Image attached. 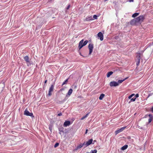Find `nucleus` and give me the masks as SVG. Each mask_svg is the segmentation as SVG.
<instances>
[{
	"instance_id": "obj_51",
	"label": "nucleus",
	"mask_w": 153,
	"mask_h": 153,
	"mask_svg": "<svg viewBox=\"0 0 153 153\" xmlns=\"http://www.w3.org/2000/svg\"><path fill=\"white\" fill-rule=\"evenodd\" d=\"M86 153H90L89 152H86Z\"/></svg>"
},
{
	"instance_id": "obj_30",
	"label": "nucleus",
	"mask_w": 153,
	"mask_h": 153,
	"mask_svg": "<svg viewBox=\"0 0 153 153\" xmlns=\"http://www.w3.org/2000/svg\"><path fill=\"white\" fill-rule=\"evenodd\" d=\"M86 142H84V143H83L82 144V146H85L84 147V148L87 147V146H86Z\"/></svg>"
},
{
	"instance_id": "obj_32",
	"label": "nucleus",
	"mask_w": 153,
	"mask_h": 153,
	"mask_svg": "<svg viewBox=\"0 0 153 153\" xmlns=\"http://www.w3.org/2000/svg\"><path fill=\"white\" fill-rule=\"evenodd\" d=\"M148 116L149 117V118H151V119H152V118H153V116H152V114H149V115H148Z\"/></svg>"
},
{
	"instance_id": "obj_33",
	"label": "nucleus",
	"mask_w": 153,
	"mask_h": 153,
	"mask_svg": "<svg viewBox=\"0 0 153 153\" xmlns=\"http://www.w3.org/2000/svg\"><path fill=\"white\" fill-rule=\"evenodd\" d=\"M139 94H137L135 95V98H136H136L138 97H139Z\"/></svg>"
},
{
	"instance_id": "obj_34",
	"label": "nucleus",
	"mask_w": 153,
	"mask_h": 153,
	"mask_svg": "<svg viewBox=\"0 0 153 153\" xmlns=\"http://www.w3.org/2000/svg\"><path fill=\"white\" fill-rule=\"evenodd\" d=\"M152 119H151V118H149V120H148V123H150L151 122V121L152 120Z\"/></svg>"
},
{
	"instance_id": "obj_18",
	"label": "nucleus",
	"mask_w": 153,
	"mask_h": 153,
	"mask_svg": "<svg viewBox=\"0 0 153 153\" xmlns=\"http://www.w3.org/2000/svg\"><path fill=\"white\" fill-rule=\"evenodd\" d=\"M113 74V72L112 71H110L108 72L107 75V77H109L110 76L112 75Z\"/></svg>"
},
{
	"instance_id": "obj_27",
	"label": "nucleus",
	"mask_w": 153,
	"mask_h": 153,
	"mask_svg": "<svg viewBox=\"0 0 153 153\" xmlns=\"http://www.w3.org/2000/svg\"><path fill=\"white\" fill-rule=\"evenodd\" d=\"M124 81V80H119L117 82L118 83V84H119V83H122Z\"/></svg>"
},
{
	"instance_id": "obj_4",
	"label": "nucleus",
	"mask_w": 153,
	"mask_h": 153,
	"mask_svg": "<svg viewBox=\"0 0 153 153\" xmlns=\"http://www.w3.org/2000/svg\"><path fill=\"white\" fill-rule=\"evenodd\" d=\"M54 83L52 84L51 85V87L49 88L48 93V96H50L51 95V92H52L53 91V90L54 89Z\"/></svg>"
},
{
	"instance_id": "obj_38",
	"label": "nucleus",
	"mask_w": 153,
	"mask_h": 153,
	"mask_svg": "<svg viewBox=\"0 0 153 153\" xmlns=\"http://www.w3.org/2000/svg\"><path fill=\"white\" fill-rule=\"evenodd\" d=\"M62 113L61 112H60L58 114V116H62Z\"/></svg>"
},
{
	"instance_id": "obj_17",
	"label": "nucleus",
	"mask_w": 153,
	"mask_h": 153,
	"mask_svg": "<svg viewBox=\"0 0 153 153\" xmlns=\"http://www.w3.org/2000/svg\"><path fill=\"white\" fill-rule=\"evenodd\" d=\"M88 41L87 40H86L84 42H83V45H82V46H81L80 47L81 48H82L85 45H86V44L88 43Z\"/></svg>"
},
{
	"instance_id": "obj_7",
	"label": "nucleus",
	"mask_w": 153,
	"mask_h": 153,
	"mask_svg": "<svg viewBox=\"0 0 153 153\" xmlns=\"http://www.w3.org/2000/svg\"><path fill=\"white\" fill-rule=\"evenodd\" d=\"M139 24H141L144 20V16L143 15H141L137 17Z\"/></svg>"
},
{
	"instance_id": "obj_52",
	"label": "nucleus",
	"mask_w": 153,
	"mask_h": 153,
	"mask_svg": "<svg viewBox=\"0 0 153 153\" xmlns=\"http://www.w3.org/2000/svg\"><path fill=\"white\" fill-rule=\"evenodd\" d=\"M152 44H153V42H152Z\"/></svg>"
},
{
	"instance_id": "obj_35",
	"label": "nucleus",
	"mask_w": 153,
	"mask_h": 153,
	"mask_svg": "<svg viewBox=\"0 0 153 153\" xmlns=\"http://www.w3.org/2000/svg\"><path fill=\"white\" fill-rule=\"evenodd\" d=\"M70 4H69L68 6L67 7H66V9L67 10H68L70 7Z\"/></svg>"
},
{
	"instance_id": "obj_41",
	"label": "nucleus",
	"mask_w": 153,
	"mask_h": 153,
	"mask_svg": "<svg viewBox=\"0 0 153 153\" xmlns=\"http://www.w3.org/2000/svg\"><path fill=\"white\" fill-rule=\"evenodd\" d=\"M128 2H134V0H129L128 1Z\"/></svg>"
},
{
	"instance_id": "obj_40",
	"label": "nucleus",
	"mask_w": 153,
	"mask_h": 153,
	"mask_svg": "<svg viewBox=\"0 0 153 153\" xmlns=\"http://www.w3.org/2000/svg\"><path fill=\"white\" fill-rule=\"evenodd\" d=\"M118 37H119L118 36H115L114 37V38H115V39H117L118 38Z\"/></svg>"
},
{
	"instance_id": "obj_48",
	"label": "nucleus",
	"mask_w": 153,
	"mask_h": 153,
	"mask_svg": "<svg viewBox=\"0 0 153 153\" xmlns=\"http://www.w3.org/2000/svg\"><path fill=\"white\" fill-rule=\"evenodd\" d=\"M63 90V89L62 88V89H60V90H62H62Z\"/></svg>"
},
{
	"instance_id": "obj_19",
	"label": "nucleus",
	"mask_w": 153,
	"mask_h": 153,
	"mask_svg": "<svg viewBox=\"0 0 153 153\" xmlns=\"http://www.w3.org/2000/svg\"><path fill=\"white\" fill-rule=\"evenodd\" d=\"M139 13H135L132 15V17L133 18H134L139 15Z\"/></svg>"
},
{
	"instance_id": "obj_12",
	"label": "nucleus",
	"mask_w": 153,
	"mask_h": 153,
	"mask_svg": "<svg viewBox=\"0 0 153 153\" xmlns=\"http://www.w3.org/2000/svg\"><path fill=\"white\" fill-rule=\"evenodd\" d=\"M130 24L131 25H135L137 24L134 19H132L130 22Z\"/></svg>"
},
{
	"instance_id": "obj_45",
	"label": "nucleus",
	"mask_w": 153,
	"mask_h": 153,
	"mask_svg": "<svg viewBox=\"0 0 153 153\" xmlns=\"http://www.w3.org/2000/svg\"><path fill=\"white\" fill-rule=\"evenodd\" d=\"M131 95H132V96H133L135 94H131Z\"/></svg>"
},
{
	"instance_id": "obj_42",
	"label": "nucleus",
	"mask_w": 153,
	"mask_h": 153,
	"mask_svg": "<svg viewBox=\"0 0 153 153\" xmlns=\"http://www.w3.org/2000/svg\"><path fill=\"white\" fill-rule=\"evenodd\" d=\"M88 131V129H86V131H85V134H86L87 133Z\"/></svg>"
},
{
	"instance_id": "obj_14",
	"label": "nucleus",
	"mask_w": 153,
	"mask_h": 153,
	"mask_svg": "<svg viewBox=\"0 0 153 153\" xmlns=\"http://www.w3.org/2000/svg\"><path fill=\"white\" fill-rule=\"evenodd\" d=\"M93 19L91 16H88L86 17L85 20L86 21H88L93 20Z\"/></svg>"
},
{
	"instance_id": "obj_8",
	"label": "nucleus",
	"mask_w": 153,
	"mask_h": 153,
	"mask_svg": "<svg viewBox=\"0 0 153 153\" xmlns=\"http://www.w3.org/2000/svg\"><path fill=\"white\" fill-rule=\"evenodd\" d=\"M126 128V126L123 127L116 131L115 132V135H117L118 133L122 132Z\"/></svg>"
},
{
	"instance_id": "obj_23",
	"label": "nucleus",
	"mask_w": 153,
	"mask_h": 153,
	"mask_svg": "<svg viewBox=\"0 0 153 153\" xmlns=\"http://www.w3.org/2000/svg\"><path fill=\"white\" fill-rule=\"evenodd\" d=\"M82 147H83V146H82V144L80 143L77 146V147L76 148V149H79L81 148Z\"/></svg>"
},
{
	"instance_id": "obj_11",
	"label": "nucleus",
	"mask_w": 153,
	"mask_h": 153,
	"mask_svg": "<svg viewBox=\"0 0 153 153\" xmlns=\"http://www.w3.org/2000/svg\"><path fill=\"white\" fill-rule=\"evenodd\" d=\"M71 124V122L70 121H66L64 123L63 126L64 127H66L69 126Z\"/></svg>"
},
{
	"instance_id": "obj_22",
	"label": "nucleus",
	"mask_w": 153,
	"mask_h": 153,
	"mask_svg": "<svg viewBox=\"0 0 153 153\" xmlns=\"http://www.w3.org/2000/svg\"><path fill=\"white\" fill-rule=\"evenodd\" d=\"M140 55H137L136 56L137 61H140Z\"/></svg>"
},
{
	"instance_id": "obj_28",
	"label": "nucleus",
	"mask_w": 153,
	"mask_h": 153,
	"mask_svg": "<svg viewBox=\"0 0 153 153\" xmlns=\"http://www.w3.org/2000/svg\"><path fill=\"white\" fill-rule=\"evenodd\" d=\"M137 24H139V22L138 21V19H137V17L135 18H134V19Z\"/></svg>"
},
{
	"instance_id": "obj_10",
	"label": "nucleus",
	"mask_w": 153,
	"mask_h": 153,
	"mask_svg": "<svg viewBox=\"0 0 153 153\" xmlns=\"http://www.w3.org/2000/svg\"><path fill=\"white\" fill-rule=\"evenodd\" d=\"M98 36L100 38V39L101 41H102L103 39V36L102 33L101 32H99L97 34Z\"/></svg>"
},
{
	"instance_id": "obj_9",
	"label": "nucleus",
	"mask_w": 153,
	"mask_h": 153,
	"mask_svg": "<svg viewBox=\"0 0 153 153\" xmlns=\"http://www.w3.org/2000/svg\"><path fill=\"white\" fill-rule=\"evenodd\" d=\"M93 141V140L92 139H90L88 141L86 142V146L87 147L91 144H94V142L92 143Z\"/></svg>"
},
{
	"instance_id": "obj_24",
	"label": "nucleus",
	"mask_w": 153,
	"mask_h": 153,
	"mask_svg": "<svg viewBox=\"0 0 153 153\" xmlns=\"http://www.w3.org/2000/svg\"><path fill=\"white\" fill-rule=\"evenodd\" d=\"M130 99V101L129 102V103H130L131 102H134L135 101L136 99L135 97L131 98Z\"/></svg>"
},
{
	"instance_id": "obj_26",
	"label": "nucleus",
	"mask_w": 153,
	"mask_h": 153,
	"mask_svg": "<svg viewBox=\"0 0 153 153\" xmlns=\"http://www.w3.org/2000/svg\"><path fill=\"white\" fill-rule=\"evenodd\" d=\"M97 150L96 149L91 150L90 153H97Z\"/></svg>"
},
{
	"instance_id": "obj_1",
	"label": "nucleus",
	"mask_w": 153,
	"mask_h": 153,
	"mask_svg": "<svg viewBox=\"0 0 153 153\" xmlns=\"http://www.w3.org/2000/svg\"><path fill=\"white\" fill-rule=\"evenodd\" d=\"M24 59L25 61L27 66L29 67L32 64V62L29 60V57L27 56H25L24 57Z\"/></svg>"
},
{
	"instance_id": "obj_46",
	"label": "nucleus",
	"mask_w": 153,
	"mask_h": 153,
	"mask_svg": "<svg viewBox=\"0 0 153 153\" xmlns=\"http://www.w3.org/2000/svg\"><path fill=\"white\" fill-rule=\"evenodd\" d=\"M138 128H140L141 129H143V128H142V127H140V128L139 127Z\"/></svg>"
},
{
	"instance_id": "obj_16",
	"label": "nucleus",
	"mask_w": 153,
	"mask_h": 153,
	"mask_svg": "<svg viewBox=\"0 0 153 153\" xmlns=\"http://www.w3.org/2000/svg\"><path fill=\"white\" fill-rule=\"evenodd\" d=\"M128 147V145H126L122 146L121 148V149L122 150H124L126 149Z\"/></svg>"
},
{
	"instance_id": "obj_39",
	"label": "nucleus",
	"mask_w": 153,
	"mask_h": 153,
	"mask_svg": "<svg viewBox=\"0 0 153 153\" xmlns=\"http://www.w3.org/2000/svg\"><path fill=\"white\" fill-rule=\"evenodd\" d=\"M150 111L153 113V106L150 108Z\"/></svg>"
},
{
	"instance_id": "obj_20",
	"label": "nucleus",
	"mask_w": 153,
	"mask_h": 153,
	"mask_svg": "<svg viewBox=\"0 0 153 153\" xmlns=\"http://www.w3.org/2000/svg\"><path fill=\"white\" fill-rule=\"evenodd\" d=\"M104 94H100V96L99 99L100 100H102L103 97H104Z\"/></svg>"
},
{
	"instance_id": "obj_29",
	"label": "nucleus",
	"mask_w": 153,
	"mask_h": 153,
	"mask_svg": "<svg viewBox=\"0 0 153 153\" xmlns=\"http://www.w3.org/2000/svg\"><path fill=\"white\" fill-rule=\"evenodd\" d=\"M59 145V143H55L54 146V148H56Z\"/></svg>"
},
{
	"instance_id": "obj_3",
	"label": "nucleus",
	"mask_w": 153,
	"mask_h": 153,
	"mask_svg": "<svg viewBox=\"0 0 153 153\" xmlns=\"http://www.w3.org/2000/svg\"><path fill=\"white\" fill-rule=\"evenodd\" d=\"M88 48L89 50V54L90 55L92 53L94 48V45L92 43H90L88 45Z\"/></svg>"
},
{
	"instance_id": "obj_13",
	"label": "nucleus",
	"mask_w": 153,
	"mask_h": 153,
	"mask_svg": "<svg viewBox=\"0 0 153 153\" xmlns=\"http://www.w3.org/2000/svg\"><path fill=\"white\" fill-rule=\"evenodd\" d=\"M83 41H84L83 39H82L80 41V42H79V45L78 47H79V50H80L82 48H81L80 46H81L83 45Z\"/></svg>"
},
{
	"instance_id": "obj_47",
	"label": "nucleus",
	"mask_w": 153,
	"mask_h": 153,
	"mask_svg": "<svg viewBox=\"0 0 153 153\" xmlns=\"http://www.w3.org/2000/svg\"><path fill=\"white\" fill-rule=\"evenodd\" d=\"M151 95H152V94H149V96H149H149H151Z\"/></svg>"
},
{
	"instance_id": "obj_15",
	"label": "nucleus",
	"mask_w": 153,
	"mask_h": 153,
	"mask_svg": "<svg viewBox=\"0 0 153 153\" xmlns=\"http://www.w3.org/2000/svg\"><path fill=\"white\" fill-rule=\"evenodd\" d=\"M73 91V90L72 89H70L68 91V93L66 94V96H67L68 95L70 96L71 94L72 93Z\"/></svg>"
},
{
	"instance_id": "obj_6",
	"label": "nucleus",
	"mask_w": 153,
	"mask_h": 153,
	"mask_svg": "<svg viewBox=\"0 0 153 153\" xmlns=\"http://www.w3.org/2000/svg\"><path fill=\"white\" fill-rule=\"evenodd\" d=\"M109 85L111 87H116L119 85V84L117 82L111 81L110 82Z\"/></svg>"
},
{
	"instance_id": "obj_2",
	"label": "nucleus",
	"mask_w": 153,
	"mask_h": 153,
	"mask_svg": "<svg viewBox=\"0 0 153 153\" xmlns=\"http://www.w3.org/2000/svg\"><path fill=\"white\" fill-rule=\"evenodd\" d=\"M58 129L59 131V133L60 135L62 134V133H65L66 131H65L67 130L66 129L64 128L61 125L58 127Z\"/></svg>"
},
{
	"instance_id": "obj_43",
	"label": "nucleus",
	"mask_w": 153,
	"mask_h": 153,
	"mask_svg": "<svg viewBox=\"0 0 153 153\" xmlns=\"http://www.w3.org/2000/svg\"><path fill=\"white\" fill-rule=\"evenodd\" d=\"M128 78V77H126L124 79H123V80H124V81H125V80L126 79Z\"/></svg>"
},
{
	"instance_id": "obj_36",
	"label": "nucleus",
	"mask_w": 153,
	"mask_h": 153,
	"mask_svg": "<svg viewBox=\"0 0 153 153\" xmlns=\"http://www.w3.org/2000/svg\"><path fill=\"white\" fill-rule=\"evenodd\" d=\"M140 61H137V63H136V65L137 66H138L140 63Z\"/></svg>"
},
{
	"instance_id": "obj_50",
	"label": "nucleus",
	"mask_w": 153,
	"mask_h": 153,
	"mask_svg": "<svg viewBox=\"0 0 153 153\" xmlns=\"http://www.w3.org/2000/svg\"><path fill=\"white\" fill-rule=\"evenodd\" d=\"M80 55H81V53H80Z\"/></svg>"
},
{
	"instance_id": "obj_44",
	"label": "nucleus",
	"mask_w": 153,
	"mask_h": 153,
	"mask_svg": "<svg viewBox=\"0 0 153 153\" xmlns=\"http://www.w3.org/2000/svg\"><path fill=\"white\" fill-rule=\"evenodd\" d=\"M47 80H45V83H46L47 82Z\"/></svg>"
},
{
	"instance_id": "obj_49",
	"label": "nucleus",
	"mask_w": 153,
	"mask_h": 153,
	"mask_svg": "<svg viewBox=\"0 0 153 153\" xmlns=\"http://www.w3.org/2000/svg\"><path fill=\"white\" fill-rule=\"evenodd\" d=\"M95 142H96V140H95L93 141V142H94V143Z\"/></svg>"
},
{
	"instance_id": "obj_31",
	"label": "nucleus",
	"mask_w": 153,
	"mask_h": 153,
	"mask_svg": "<svg viewBox=\"0 0 153 153\" xmlns=\"http://www.w3.org/2000/svg\"><path fill=\"white\" fill-rule=\"evenodd\" d=\"M93 18L94 19H97V15H94V16H93Z\"/></svg>"
},
{
	"instance_id": "obj_5",
	"label": "nucleus",
	"mask_w": 153,
	"mask_h": 153,
	"mask_svg": "<svg viewBox=\"0 0 153 153\" xmlns=\"http://www.w3.org/2000/svg\"><path fill=\"white\" fill-rule=\"evenodd\" d=\"M24 114L27 116H30L32 117H34L33 113L29 112L28 111L26 110V109L24 111Z\"/></svg>"
},
{
	"instance_id": "obj_21",
	"label": "nucleus",
	"mask_w": 153,
	"mask_h": 153,
	"mask_svg": "<svg viewBox=\"0 0 153 153\" xmlns=\"http://www.w3.org/2000/svg\"><path fill=\"white\" fill-rule=\"evenodd\" d=\"M89 113H88V114H86L85 116H83L81 118V120H83L84 119H85V118L87 117V116H88V115H89Z\"/></svg>"
},
{
	"instance_id": "obj_25",
	"label": "nucleus",
	"mask_w": 153,
	"mask_h": 153,
	"mask_svg": "<svg viewBox=\"0 0 153 153\" xmlns=\"http://www.w3.org/2000/svg\"><path fill=\"white\" fill-rule=\"evenodd\" d=\"M68 79H66L65 81L62 84V86H63V85H65V84H67V82L68 81Z\"/></svg>"
},
{
	"instance_id": "obj_37",
	"label": "nucleus",
	"mask_w": 153,
	"mask_h": 153,
	"mask_svg": "<svg viewBox=\"0 0 153 153\" xmlns=\"http://www.w3.org/2000/svg\"><path fill=\"white\" fill-rule=\"evenodd\" d=\"M132 97H133L132 95H131L128 97V98L129 99H131Z\"/></svg>"
}]
</instances>
